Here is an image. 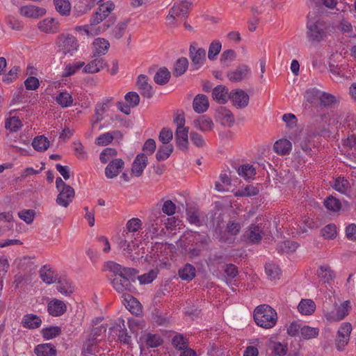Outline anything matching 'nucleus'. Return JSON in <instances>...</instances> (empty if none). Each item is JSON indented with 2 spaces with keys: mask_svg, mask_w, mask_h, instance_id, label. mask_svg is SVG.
Instances as JSON below:
<instances>
[{
  "mask_svg": "<svg viewBox=\"0 0 356 356\" xmlns=\"http://www.w3.org/2000/svg\"><path fill=\"white\" fill-rule=\"evenodd\" d=\"M306 28L308 40L311 42L319 43L327 38L329 25L320 17L309 15Z\"/></svg>",
  "mask_w": 356,
  "mask_h": 356,
  "instance_id": "nucleus-1",
  "label": "nucleus"
},
{
  "mask_svg": "<svg viewBox=\"0 0 356 356\" xmlns=\"http://www.w3.org/2000/svg\"><path fill=\"white\" fill-rule=\"evenodd\" d=\"M254 320L257 325L269 329L273 327L277 323V313L269 305H261L254 309Z\"/></svg>",
  "mask_w": 356,
  "mask_h": 356,
  "instance_id": "nucleus-2",
  "label": "nucleus"
},
{
  "mask_svg": "<svg viewBox=\"0 0 356 356\" xmlns=\"http://www.w3.org/2000/svg\"><path fill=\"white\" fill-rule=\"evenodd\" d=\"M99 7L90 18L91 26L97 25L104 20L115 9V6L111 1L98 3Z\"/></svg>",
  "mask_w": 356,
  "mask_h": 356,
  "instance_id": "nucleus-3",
  "label": "nucleus"
},
{
  "mask_svg": "<svg viewBox=\"0 0 356 356\" xmlns=\"http://www.w3.org/2000/svg\"><path fill=\"white\" fill-rule=\"evenodd\" d=\"M58 45L59 51L64 55L70 54L72 56L78 47L75 37L69 34L60 35L58 38Z\"/></svg>",
  "mask_w": 356,
  "mask_h": 356,
  "instance_id": "nucleus-4",
  "label": "nucleus"
},
{
  "mask_svg": "<svg viewBox=\"0 0 356 356\" xmlns=\"http://www.w3.org/2000/svg\"><path fill=\"white\" fill-rule=\"evenodd\" d=\"M348 300L343 302L340 305L335 304V311L324 309L325 316L329 321H339L342 320L348 314L350 308Z\"/></svg>",
  "mask_w": 356,
  "mask_h": 356,
  "instance_id": "nucleus-5",
  "label": "nucleus"
},
{
  "mask_svg": "<svg viewBox=\"0 0 356 356\" xmlns=\"http://www.w3.org/2000/svg\"><path fill=\"white\" fill-rule=\"evenodd\" d=\"M189 57L195 68L199 69L206 61V51L202 47H197L193 42L189 47Z\"/></svg>",
  "mask_w": 356,
  "mask_h": 356,
  "instance_id": "nucleus-6",
  "label": "nucleus"
},
{
  "mask_svg": "<svg viewBox=\"0 0 356 356\" xmlns=\"http://www.w3.org/2000/svg\"><path fill=\"white\" fill-rule=\"evenodd\" d=\"M232 104L237 108H244L249 103V95L241 89L232 90L228 95Z\"/></svg>",
  "mask_w": 356,
  "mask_h": 356,
  "instance_id": "nucleus-7",
  "label": "nucleus"
},
{
  "mask_svg": "<svg viewBox=\"0 0 356 356\" xmlns=\"http://www.w3.org/2000/svg\"><path fill=\"white\" fill-rule=\"evenodd\" d=\"M92 60L84 67L83 72L88 74L97 73L108 66L105 59L101 56H95L92 54Z\"/></svg>",
  "mask_w": 356,
  "mask_h": 356,
  "instance_id": "nucleus-8",
  "label": "nucleus"
},
{
  "mask_svg": "<svg viewBox=\"0 0 356 356\" xmlns=\"http://www.w3.org/2000/svg\"><path fill=\"white\" fill-rule=\"evenodd\" d=\"M112 284L113 288L119 293H124L125 291H131L133 285L131 283L129 278L120 274L115 275L112 279Z\"/></svg>",
  "mask_w": 356,
  "mask_h": 356,
  "instance_id": "nucleus-9",
  "label": "nucleus"
},
{
  "mask_svg": "<svg viewBox=\"0 0 356 356\" xmlns=\"http://www.w3.org/2000/svg\"><path fill=\"white\" fill-rule=\"evenodd\" d=\"M262 234L261 224L251 225L245 232L243 236L250 243H259L261 239Z\"/></svg>",
  "mask_w": 356,
  "mask_h": 356,
  "instance_id": "nucleus-10",
  "label": "nucleus"
},
{
  "mask_svg": "<svg viewBox=\"0 0 356 356\" xmlns=\"http://www.w3.org/2000/svg\"><path fill=\"white\" fill-rule=\"evenodd\" d=\"M58 191L59 193L56 200V203L63 207H67L74 197V190L72 187H65Z\"/></svg>",
  "mask_w": 356,
  "mask_h": 356,
  "instance_id": "nucleus-11",
  "label": "nucleus"
},
{
  "mask_svg": "<svg viewBox=\"0 0 356 356\" xmlns=\"http://www.w3.org/2000/svg\"><path fill=\"white\" fill-rule=\"evenodd\" d=\"M147 155L144 153L138 154L132 164L131 174L136 177H140L143 175V170L147 167Z\"/></svg>",
  "mask_w": 356,
  "mask_h": 356,
  "instance_id": "nucleus-12",
  "label": "nucleus"
},
{
  "mask_svg": "<svg viewBox=\"0 0 356 356\" xmlns=\"http://www.w3.org/2000/svg\"><path fill=\"white\" fill-rule=\"evenodd\" d=\"M175 140L177 147L181 150L187 151L188 149V127L177 129Z\"/></svg>",
  "mask_w": 356,
  "mask_h": 356,
  "instance_id": "nucleus-13",
  "label": "nucleus"
},
{
  "mask_svg": "<svg viewBox=\"0 0 356 356\" xmlns=\"http://www.w3.org/2000/svg\"><path fill=\"white\" fill-rule=\"evenodd\" d=\"M47 310L50 315L53 316H60L66 312L67 306L63 301L53 299L48 303Z\"/></svg>",
  "mask_w": 356,
  "mask_h": 356,
  "instance_id": "nucleus-14",
  "label": "nucleus"
},
{
  "mask_svg": "<svg viewBox=\"0 0 356 356\" xmlns=\"http://www.w3.org/2000/svg\"><path fill=\"white\" fill-rule=\"evenodd\" d=\"M250 73V67L243 65L238 66L235 70L228 72L227 77L232 82H238L246 78Z\"/></svg>",
  "mask_w": 356,
  "mask_h": 356,
  "instance_id": "nucleus-15",
  "label": "nucleus"
},
{
  "mask_svg": "<svg viewBox=\"0 0 356 356\" xmlns=\"http://www.w3.org/2000/svg\"><path fill=\"white\" fill-rule=\"evenodd\" d=\"M92 54L94 56H102L105 55L110 47L109 42L102 38H97L92 42Z\"/></svg>",
  "mask_w": 356,
  "mask_h": 356,
  "instance_id": "nucleus-16",
  "label": "nucleus"
},
{
  "mask_svg": "<svg viewBox=\"0 0 356 356\" xmlns=\"http://www.w3.org/2000/svg\"><path fill=\"white\" fill-rule=\"evenodd\" d=\"M124 163L120 159H113L105 169V175L107 178L112 179L118 175L120 170L124 168Z\"/></svg>",
  "mask_w": 356,
  "mask_h": 356,
  "instance_id": "nucleus-17",
  "label": "nucleus"
},
{
  "mask_svg": "<svg viewBox=\"0 0 356 356\" xmlns=\"http://www.w3.org/2000/svg\"><path fill=\"white\" fill-rule=\"evenodd\" d=\"M217 114L222 125L227 127H231L234 124V115L226 107L220 106L217 110Z\"/></svg>",
  "mask_w": 356,
  "mask_h": 356,
  "instance_id": "nucleus-18",
  "label": "nucleus"
},
{
  "mask_svg": "<svg viewBox=\"0 0 356 356\" xmlns=\"http://www.w3.org/2000/svg\"><path fill=\"white\" fill-rule=\"evenodd\" d=\"M137 86L140 94L147 99L153 96L152 88L147 82V77L144 74H140L138 77Z\"/></svg>",
  "mask_w": 356,
  "mask_h": 356,
  "instance_id": "nucleus-19",
  "label": "nucleus"
},
{
  "mask_svg": "<svg viewBox=\"0 0 356 356\" xmlns=\"http://www.w3.org/2000/svg\"><path fill=\"white\" fill-rule=\"evenodd\" d=\"M209 106L208 97L203 94L196 95L193 102V110L197 113H202L207 111Z\"/></svg>",
  "mask_w": 356,
  "mask_h": 356,
  "instance_id": "nucleus-20",
  "label": "nucleus"
},
{
  "mask_svg": "<svg viewBox=\"0 0 356 356\" xmlns=\"http://www.w3.org/2000/svg\"><path fill=\"white\" fill-rule=\"evenodd\" d=\"M345 154L350 159L356 161V136H349L343 142Z\"/></svg>",
  "mask_w": 356,
  "mask_h": 356,
  "instance_id": "nucleus-21",
  "label": "nucleus"
},
{
  "mask_svg": "<svg viewBox=\"0 0 356 356\" xmlns=\"http://www.w3.org/2000/svg\"><path fill=\"white\" fill-rule=\"evenodd\" d=\"M319 280L323 283H330L334 277V271L328 265L321 266L316 272Z\"/></svg>",
  "mask_w": 356,
  "mask_h": 356,
  "instance_id": "nucleus-22",
  "label": "nucleus"
},
{
  "mask_svg": "<svg viewBox=\"0 0 356 356\" xmlns=\"http://www.w3.org/2000/svg\"><path fill=\"white\" fill-rule=\"evenodd\" d=\"M228 95V89L222 85H218L213 89V99L218 104H225L229 99Z\"/></svg>",
  "mask_w": 356,
  "mask_h": 356,
  "instance_id": "nucleus-23",
  "label": "nucleus"
},
{
  "mask_svg": "<svg viewBox=\"0 0 356 356\" xmlns=\"http://www.w3.org/2000/svg\"><path fill=\"white\" fill-rule=\"evenodd\" d=\"M193 125L195 128L204 132L212 130L214 127L212 120L206 115L200 116L193 120Z\"/></svg>",
  "mask_w": 356,
  "mask_h": 356,
  "instance_id": "nucleus-24",
  "label": "nucleus"
},
{
  "mask_svg": "<svg viewBox=\"0 0 356 356\" xmlns=\"http://www.w3.org/2000/svg\"><path fill=\"white\" fill-rule=\"evenodd\" d=\"M124 232L122 237L120 238L118 245L120 249L123 250L126 253L131 254L138 248V245L133 240H128L129 236L125 235Z\"/></svg>",
  "mask_w": 356,
  "mask_h": 356,
  "instance_id": "nucleus-25",
  "label": "nucleus"
},
{
  "mask_svg": "<svg viewBox=\"0 0 356 356\" xmlns=\"http://www.w3.org/2000/svg\"><path fill=\"white\" fill-rule=\"evenodd\" d=\"M34 353L37 356H56V347L51 343H42L35 346Z\"/></svg>",
  "mask_w": 356,
  "mask_h": 356,
  "instance_id": "nucleus-26",
  "label": "nucleus"
},
{
  "mask_svg": "<svg viewBox=\"0 0 356 356\" xmlns=\"http://www.w3.org/2000/svg\"><path fill=\"white\" fill-rule=\"evenodd\" d=\"M22 324L26 328L36 329L41 325L42 320L35 314H28L24 316Z\"/></svg>",
  "mask_w": 356,
  "mask_h": 356,
  "instance_id": "nucleus-27",
  "label": "nucleus"
},
{
  "mask_svg": "<svg viewBox=\"0 0 356 356\" xmlns=\"http://www.w3.org/2000/svg\"><path fill=\"white\" fill-rule=\"evenodd\" d=\"M190 6L191 3L188 1H184L174 4L170 11L178 18H185L187 17Z\"/></svg>",
  "mask_w": 356,
  "mask_h": 356,
  "instance_id": "nucleus-28",
  "label": "nucleus"
},
{
  "mask_svg": "<svg viewBox=\"0 0 356 356\" xmlns=\"http://www.w3.org/2000/svg\"><path fill=\"white\" fill-rule=\"evenodd\" d=\"M20 13L27 17L37 18L42 16L45 13V10L35 6H25L20 8Z\"/></svg>",
  "mask_w": 356,
  "mask_h": 356,
  "instance_id": "nucleus-29",
  "label": "nucleus"
},
{
  "mask_svg": "<svg viewBox=\"0 0 356 356\" xmlns=\"http://www.w3.org/2000/svg\"><path fill=\"white\" fill-rule=\"evenodd\" d=\"M339 101V97H337L329 92L321 91L319 102L321 105L324 107L331 108L338 104Z\"/></svg>",
  "mask_w": 356,
  "mask_h": 356,
  "instance_id": "nucleus-30",
  "label": "nucleus"
},
{
  "mask_svg": "<svg viewBox=\"0 0 356 356\" xmlns=\"http://www.w3.org/2000/svg\"><path fill=\"white\" fill-rule=\"evenodd\" d=\"M291 148L292 144L287 139H280L276 141L273 146L275 152L280 155L289 154Z\"/></svg>",
  "mask_w": 356,
  "mask_h": 356,
  "instance_id": "nucleus-31",
  "label": "nucleus"
},
{
  "mask_svg": "<svg viewBox=\"0 0 356 356\" xmlns=\"http://www.w3.org/2000/svg\"><path fill=\"white\" fill-rule=\"evenodd\" d=\"M298 309L303 315H311L315 311L316 304L311 299H302L300 302Z\"/></svg>",
  "mask_w": 356,
  "mask_h": 356,
  "instance_id": "nucleus-32",
  "label": "nucleus"
},
{
  "mask_svg": "<svg viewBox=\"0 0 356 356\" xmlns=\"http://www.w3.org/2000/svg\"><path fill=\"white\" fill-rule=\"evenodd\" d=\"M32 146L38 152H44L49 147L50 142L44 136H38L34 138Z\"/></svg>",
  "mask_w": 356,
  "mask_h": 356,
  "instance_id": "nucleus-33",
  "label": "nucleus"
},
{
  "mask_svg": "<svg viewBox=\"0 0 356 356\" xmlns=\"http://www.w3.org/2000/svg\"><path fill=\"white\" fill-rule=\"evenodd\" d=\"M187 220L191 224L201 226L202 222L200 219L199 209L195 207H190L186 209Z\"/></svg>",
  "mask_w": 356,
  "mask_h": 356,
  "instance_id": "nucleus-34",
  "label": "nucleus"
},
{
  "mask_svg": "<svg viewBox=\"0 0 356 356\" xmlns=\"http://www.w3.org/2000/svg\"><path fill=\"white\" fill-rule=\"evenodd\" d=\"M57 12L63 16H67L70 13L71 4L69 0H54Z\"/></svg>",
  "mask_w": 356,
  "mask_h": 356,
  "instance_id": "nucleus-35",
  "label": "nucleus"
},
{
  "mask_svg": "<svg viewBox=\"0 0 356 356\" xmlns=\"http://www.w3.org/2000/svg\"><path fill=\"white\" fill-rule=\"evenodd\" d=\"M222 49V44L221 42L218 40H213L209 46V50H208V58L209 60L213 61L217 59L218 55Z\"/></svg>",
  "mask_w": 356,
  "mask_h": 356,
  "instance_id": "nucleus-36",
  "label": "nucleus"
},
{
  "mask_svg": "<svg viewBox=\"0 0 356 356\" xmlns=\"http://www.w3.org/2000/svg\"><path fill=\"white\" fill-rule=\"evenodd\" d=\"M170 78V71L167 68L163 67L160 68L155 74L154 80L159 85H165L169 81Z\"/></svg>",
  "mask_w": 356,
  "mask_h": 356,
  "instance_id": "nucleus-37",
  "label": "nucleus"
},
{
  "mask_svg": "<svg viewBox=\"0 0 356 356\" xmlns=\"http://www.w3.org/2000/svg\"><path fill=\"white\" fill-rule=\"evenodd\" d=\"M173 146L172 144L160 146L156 154V158L159 161L166 160L173 152Z\"/></svg>",
  "mask_w": 356,
  "mask_h": 356,
  "instance_id": "nucleus-38",
  "label": "nucleus"
},
{
  "mask_svg": "<svg viewBox=\"0 0 356 356\" xmlns=\"http://www.w3.org/2000/svg\"><path fill=\"white\" fill-rule=\"evenodd\" d=\"M319 334V329L318 327H313L309 325H302L300 328L301 337L306 340L314 339L318 337Z\"/></svg>",
  "mask_w": 356,
  "mask_h": 356,
  "instance_id": "nucleus-39",
  "label": "nucleus"
},
{
  "mask_svg": "<svg viewBox=\"0 0 356 356\" xmlns=\"http://www.w3.org/2000/svg\"><path fill=\"white\" fill-rule=\"evenodd\" d=\"M179 277L184 280H191L195 276V268L193 266L187 264L179 270Z\"/></svg>",
  "mask_w": 356,
  "mask_h": 356,
  "instance_id": "nucleus-40",
  "label": "nucleus"
},
{
  "mask_svg": "<svg viewBox=\"0 0 356 356\" xmlns=\"http://www.w3.org/2000/svg\"><path fill=\"white\" fill-rule=\"evenodd\" d=\"M215 238L221 243L225 244H233L235 241V238L232 237L227 231H222V229H216L214 234Z\"/></svg>",
  "mask_w": 356,
  "mask_h": 356,
  "instance_id": "nucleus-41",
  "label": "nucleus"
},
{
  "mask_svg": "<svg viewBox=\"0 0 356 356\" xmlns=\"http://www.w3.org/2000/svg\"><path fill=\"white\" fill-rule=\"evenodd\" d=\"M298 247V243L292 241H284L277 245L278 252L291 253L296 250Z\"/></svg>",
  "mask_w": 356,
  "mask_h": 356,
  "instance_id": "nucleus-42",
  "label": "nucleus"
},
{
  "mask_svg": "<svg viewBox=\"0 0 356 356\" xmlns=\"http://www.w3.org/2000/svg\"><path fill=\"white\" fill-rule=\"evenodd\" d=\"M38 29L44 33H53L56 31V26L53 18H47L38 23Z\"/></svg>",
  "mask_w": 356,
  "mask_h": 356,
  "instance_id": "nucleus-43",
  "label": "nucleus"
},
{
  "mask_svg": "<svg viewBox=\"0 0 356 356\" xmlns=\"http://www.w3.org/2000/svg\"><path fill=\"white\" fill-rule=\"evenodd\" d=\"M188 66V61L186 58H179L174 67L173 74L175 76H179L184 74Z\"/></svg>",
  "mask_w": 356,
  "mask_h": 356,
  "instance_id": "nucleus-44",
  "label": "nucleus"
},
{
  "mask_svg": "<svg viewBox=\"0 0 356 356\" xmlns=\"http://www.w3.org/2000/svg\"><path fill=\"white\" fill-rule=\"evenodd\" d=\"M42 337L46 339H51L61 333V329L58 326H51L46 328H43L41 330Z\"/></svg>",
  "mask_w": 356,
  "mask_h": 356,
  "instance_id": "nucleus-45",
  "label": "nucleus"
},
{
  "mask_svg": "<svg viewBox=\"0 0 356 356\" xmlns=\"http://www.w3.org/2000/svg\"><path fill=\"white\" fill-rule=\"evenodd\" d=\"M172 343L176 349L180 350L188 348V340L181 334H177L172 338Z\"/></svg>",
  "mask_w": 356,
  "mask_h": 356,
  "instance_id": "nucleus-46",
  "label": "nucleus"
},
{
  "mask_svg": "<svg viewBox=\"0 0 356 356\" xmlns=\"http://www.w3.org/2000/svg\"><path fill=\"white\" fill-rule=\"evenodd\" d=\"M129 19H126L122 22H120L112 30V35L116 38H121L124 33V31L127 27Z\"/></svg>",
  "mask_w": 356,
  "mask_h": 356,
  "instance_id": "nucleus-47",
  "label": "nucleus"
},
{
  "mask_svg": "<svg viewBox=\"0 0 356 356\" xmlns=\"http://www.w3.org/2000/svg\"><path fill=\"white\" fill-rule=\"evenodd\" d=\"M57 290L65 296H70L74 291L70 282L67 280H59L56 286Z\"/></svg>",
  "mask_w": 356,
  "mask_h": 356,
  "instance_id": "nucleus-48",
  "label": "nucleus"
},
{
  "mask_svg": "<svg viewBox=\"0 0 356 356\" xmlns=\"http://www.w3.org/2000/svg\"><path fill=\"white\" fill-rule=\"evenodd\" d=\"M22 124L21 122V120L19 119L18 117H12L10 118L6 119L5 127L7 129H9L12 132H15L18 131L21 127Z\"/></svg>",
  "mask_w": 356,
  "mask_h": 356,
  "instance_id": "nucleus-49",
  "label": "nucleus"
},
{
  "mask_svg": "<svg viewBox=\"0 0 356 356\" xmlns=\"http://www.w3.org/2000/svg\"><path fill=\"white\" fill-rule=\"evenodd\" d=\"M239 175L243 176L245 179H249L252 178L256 174L255 168L252 165H243L238 169Z\"/></svg>",
  "mask_w": 356,
  "mask_h": 356,
  "instance_id": "nucleus-50",
  "label": "nucleus"
},
{
  "mask_svg": "<svg viewBox=\"0 0 356 356\" xmlns=\"http://www.w3.org/2000/svg\"><path fill=\"white\" fill-rule=\"evenodd\" d=\"M242 227V225L236 220H229L226 225V231L232 237H234L239 234Z\"/></svg>",
  "mask_w": 356,
  "mask_h": 356,
  "instance_id": "nucleus-51",
  "label": "nucleus"
},
{
  "mask_svg": "<svg viewBox=\"0 0 356 356\" xmlns=\"http://www.w3.org/2000/svg\"><path fill=\"white\" fill-rule=\"evenodd\" d=\"M146 344L150 348H156L161 345L163 339L158 334H147L145 336Z\"/></svg>",
  "mask_w": 356,
  "mask_h": 356,
  "instance_id": "nucleus-52",
  "label": "nucleus"
},
{
  "mask_svg": "<svg viewBox=\"0 0 356 356\" xmlns=\"http://www.w3.org/2000/svg\"><path fill=\"white\" fill-rule=\"evenodd\" d=\"M56 102L62 107H68L72 104L73 99L68 92H63L56 97Z\"/></svg>",
  "mask_w": 356,
  "mask_h": 356,
  "instance_id": "nucleus-53",
  "label": "nucleus"
},
{
  "mask_svg": "<svg viewBox=\"0 0 356 356\" xmlns=\"http://www.w3.org/2000/svg\"><path fill=\"white\" fill-rule=\"evenodd\" d=\"M141 220L139 218H134L128 220L126 225L127 232L125 235L129 236V232H135L141 228Z\"/></svg>",
  "mask_w": 356,
  "mask_h": 356,
  "instance_id": "nucleus-54",
  "label": "nucleus"
},
{
  "mask_svg": "<svg viewBox=\"0 0 356 356\" xmlns=\"http://www.w3.org/2000/svg\"><path fill=\"white\" fill-rule=\"evenodd\" d=\"M321 235L326 239H333L337 236V227L334 224L325 226L321 230Z\"/></svg>",
  "mask_w": 356,
  "mask_h": 356,
  "instance_id": "nucleus-55",
  "label": "nucleus"
},
{
  "mask_svg": "<svg viewBox=\"0 0 356 356\" xmlns=\"http://www.w3.org/2000/svg\"><path fill=\"white\" fill-rule=\"evenodd\" d=\"M265 272L267 276L271 280L279 277L280 275V268L274 264H266L265 266Z\"/></svg>",
  "mask_w": 356,
  "mask_h": 356,
  "instance_id": "nucleus-56",
  "label": "nucleus"
},
{
  "mask_svg": "<svg viewBox=\"0 0 356 356\" xmlns=\"http://www.w3.org/2000/svg\"><path fill=\"white\" fill-rule=\"evenodd\" d=\"M271 349L275 356H285L288 351L287 346L280 342H272Z\"/></svg>",
  "mask_w": 356,
  "mask_h": 356,
  "instance_id": "nucleus-57",
  "label": "nucleus"
},
{
  "mask_svg": "<svg viewBox=\"0 0 356 356\" xmlns=\"http://www.w3.org/2000/svg\"><path fill=\"white\" fill-rule=\"evenodd\" d=\"M259 193V189L252 185L246 186L245 188L236 192V196L250 197L257 195Z\"/></svg>",
  "mask_w": 356,
  "mask_h": 356,
  "instance_id": "nucleus-58",
  "label": "nucleus"
},
{
  "mask_svg": "<svg viewBox=\"0 0 356 356\" xmlns=\"http://www.w3.org/2000/svg\"><path fill=\"white\" fill-rule=\"evenodd\" d=\"M325 207L332 211H337L341 209V202L335 197L330 196L324 201Z\"/></svg>",
  "mask_w": 356,
  "mask_h": 356,
  "instance_id": "nucleus-59",
  "label": "nucleus"
},
{
  "mask_svg": "<svg viewBox=\"0 0 356 356\" xmlns=\"http://www.w3.org/2000/svg\"><path fill=\"white\" fill-rule=\"evenodd\" d=\"M163 218L165 216H162L150 220L149 229L153 236H158L159 234V230L162 225Z\"/></svg>",
  "mask_w": 356,
  "mask_h": 356,
  "instance_id": "nucleus-60",
  "label": "nucleus"
},
{
  "mask_svg": "<svg viewBox=\"0 0 356 356\" xmlns=\"http://www.w3.org/2000/svg\"><path fill=\"white\" fill-rule=\"evenodd\" d=\"M157 274V269H152L148 273L138 276V279L140 284H149L151 283L156 277Z\"/></svg>",
  "mask_w": 356,
  "mask_h": 356,
  "instance_id": "nucleus-61",
  "label": "nucleus"
},
{
  "mask_svg": "<svg viewBox=\"0 0 356 356\" xmlns=\"http://www.w3.org/2000/svg\"><path fill=\"white\" fill-rule=\"evenodd\" d=\"M40 276L42 280L48 284L54 282V272L50 268H47L46 266L40 270Z\"/></svg>",
  "mask_w": 356,
  "mask_h": 356,
  "instance_id": "nucleus-62",
  "label": "nucleus"
},
{
  "mask_svg": "<svg viewBox=\"0 0 356 356\" xmlns=\"http://www.w3.org/2000/svg\"><path fill=\"white\" fill-rule=\"evenodd\" d=\"M321 90L316 88L307 90L305 94L306 101L310 104L314 103L317 99H320Z\"/></svg>",
  "mask_w": 356,
  "mask_h": 356,
  "instance_id": "nucleus-63",
  "label": "nucleus"
},
{
  "mask_svg": "<svg viewBox=\"0 0 356 356\" xmlns=\"http://www.w3.org/2000/svg\"><path fill=\"white\" fill-rule=\"evenodd\" d=\"M173 138V134L171 129L163 128L160 131L159 140L165 145H170L169 143Z\"/></svg>",
  "mask_w": 356,
  "mask_h": 356,
  "instance_id": "nucleus-64",
  "label": "nucleus"
}]
</instances>
